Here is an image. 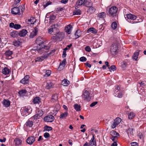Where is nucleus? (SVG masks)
Wrapping results in <instances>:
<instances>
[{
  "instance_id": "f257e3e1",
  "label": "nucleus",
  "mask_w": 146,
  "mask_h": 146,
  "mask_svg": "<svg viewBox=\"0 0 146 146\" xmlns=\"http://www.w3.org/2000/svg\"><path fill=\"white\" fill-rule=\"evenodd\" d=\"M25 9V5H20L18 7L14 6L11 9V13L13 15H22Z\"/></svg>"
},
{
  "instance_id": "f03ea898",
  "label": "nucleus",
  "mask_w": 146,
  "mask_h": 146,
  "mask_svg": "<svg viewBox=\"0 0 146 146\" xmlns=\"http://www.w3.org/2000/svg\"><path fill=\"white\" fill-rule=\"evenodd\" d=\"M126 17L128 21L132 24L140 22L143 21L142 19L131 13L127 14Z\"/></svg>"
},
{
  "instance_id": "7ed1b4c3",
  "label": "nucleus",
  "mask_w": 146,
  "mask_h": 146,
  "mask_svg": "<svg viewBox=\"0 0 146 146\" xmlns=\"http://www.w3.org/2000/svg\"><path fill=\"white\" fill-rule=\"evenodd\" d=\"M77 6H76L75 8L79 7L80 6L83 5L86 7H90L92 6L93 3L90 0H78L76 2Z\"/></svg>"
},
{
  "instance_id": "20e7f679",
  "label": "nucleus",
  "mask_w": 146,
  "mask_h": 146,
  "mask_svg": "<svg viewBox=\"0 0 146 146\" xmlns=\"http://www.w3.org/2000/svg\"><path fill=\"white\" fill-rule=\"evenodd\" d=\"M118 9L115 6H113L109 8H107L106 12L110 17H116L117 15Z\"/></svg>"
},
{
  "instance_id": "39448f33",
  "label": "nucleus",
  "mask_w": 146,
  "mask_h": 146,
  "mask_svg": "<svg viewBox=\"0 0 146 146\" xmlns=\"http://www.w3.org/2000/svg\"><path fill=\"white\" fill-rule=\"evenodd\" d=\"M58 25L57 24H54L51 26V28L48 30V33L52 35H56L59 32L58 27Z\"/></svg>"
},
{
  "instance_id": "423d86ee",
  "label": "nucleus",
  "mask_w": 146,
  "mask_h": 146,
  "mask_svg": "<svg viewBox=\"0 0 146 146\" xmlns=\"http://www.w3.org/2000/svg\"><path fill=\"white\" fill-rule=\"evenodd\" d=\"M90 94V92L89 90H87L83 91L82 96L84 100L87 101H90L91 97Z\"/></svg>"
},
{
  "instance_id": "0eeeda50",
  "label": "nucleus",
  "mask_w": 146,
  "mask_h": 146,
  "mask_svg": "<svg viewBox=\"0 0 146 146\" xmlns=\"http://www.w3.org/2000/svg\"><path fill=\"white\" fill-rule=\"evenodd\" d=\"M110 47V51L111 54L113 55H116L118 52V47L117 44L114 43L111 45Z\"/></svg>"
},
{
  "instance_id": "6e6552de",
  "label": "nucleus",
  "mask_w": 146,
  "mask_h": 146,
  "mask_svg": "<svg viewBox=\"0 0 146 146\" xmlns=\"http://www.w3.org/2000/svg\"><path fill=\"white\" fill-rule=\"evenodd\" d=\"M110 134L112 136V137L110 139L113 141H116L119 136V134L114 130H112L110 132Z\"/></svg>"
},
{
  "instance_id": "1a4fd4ad",
  "label": "nucleus",
  "mask_w": 146,
  "mask_h": 146,
  "mask_svg": "<svg viewBox=\"0 0 146 146\" xmlns=\"http://www.w3.org/2000/svg\"><path fill=\"white\" fill-rule=\"evenodd\" d=\"M54 119V116L52 115H49L45 116L44 118L45 121L48 122H51L53 121Z\"/></svg>"
},
{
  "instance_id": "9d476101",
  "label": "nucleus",
  "mask_w": 146,
  "mask_h": 146,
  "mask_svg": "<svg viewBox=\"0 0 146 146\" xmlns=\"http://www.w3.org/2000/svg\"><path fill=\"white\" fill-rule=\"evenodd\" d=\"M32 109H31L30 107L28 106L27 108L25 107L23 108L22 113H25V115L27 116L29 115Z\"/></svg>"
},
{
  "instance_id": "9b49d317",
  "label": "nucleus",
  "mask_w": 146,
  "mask_h": 146,
  "mask_svg": "<svg viewBox=\"0 0 146 146\" xmlns=\"http://www.w3.org/2000/svg\"><path fill=\"white\" fill-rule=\"evenodd\" d=\"M121 119L119 117L116 118L114 120V122L111 125V127L112 128H114L121 122Z\"/></svg>"
},
{
  "instance_id": "f8f14e48",
  "label": "nucleus",
  "mask_w": 146,
  "mask_h": 146,
  "mask_svg": "<svg viewBox=\"0 0 146 146\" xmlns=\"http://www.w3.org/2000/svg\"><path fill=\"white\" fill-rule=\"evenodd\" d=\"M29 75H26L20 81V82L24 84H27L29 82Z\"/></svg>"
},
{
  "instance_id": "ddd939ff",
  "label": "nucleus",
  "mask_w": 146,
  "mask_h": 146,
  "mask_svg": "<svg viewBox=\"0 0 146 146\" xmlns=\"http://www.w3.org/2000/svg\"><path fill=\"white\" fill-rule=\"evenodd\" d=\"M93 137L89 143V146H96V141L94 138V135L92 134Z\"/></svg>"
},
{
  "instance_id": "4468645a",
  "label": "nucleus",
  "mask_w": 146,
  "mask_h": 146,
  "mask_svg": "<svg viewBox=\"0 0 146 146\" xmlns=\"http://www.w3.org/2000/svg\"><path fill=\"white\" fill-rule=\"evenodd\" d=\"M34 136H31L28 138L27 139V143L30 144H32L35 141V138Z\"/></svg>"
},
{
  "instance_id": "2eb2a0df",
  "label": "nucleus",
  "mask_w": 146,
  "mask_h": 146,
  "mask_svg": "<svg viewBox=\"0 0 146 146\" xmlns=\"http://www.w3.org/2000/svg\"><path fill=\"white\" fill-rule=\"evenodd\" d=\"M35 18L33 17H31L30 19H27L26 20V23L28 25H33L34 23Z\"/></svg>"
},
{
  "instance_id": "dca6fc26",
  "label": "nucleus",
  "mask_w": 146,
  "mask_h": 146,
  "mask_svg": "<svg viewBox=\"0 0 146 146\" xmlns=\"http://www.w3.org/2000/svg\"><path fill=\"white\" fill-rule=\"evenodd\" d=\"M38 31V28L36 27H35V29L32 31V32H31L29 36L30 38H33L36 36L37 34Z\"/></svg>"
},
{
  "instance_id": "f3484780",
  "label": "nucleus",
  "mask_w": 146,
  "mask_h": 146,
  "mask_svg": "<svg viewBox=\"0 0 146 146\" xmlns=\"http://www.w3.org/2000/svg\"><path fill=\"white\" fill-rule=\"evenodd\" d=\"M72 29V27L70 24L67 25L66 27H65V30L66 32L68 34H70Z\"/></svg>"
},
{
  "instance_id": "a211bd4d",
  "label": "nucleus",
  "mask_w": 146,
  "mask_h": 146,
  "mask_svg": "<svg viewBox=\"0 0 146 146\" xmlns=\"http://www.w3.org/2000/svg\"><path fill=\"white\" fill-rule=\"evenodd\" d=\"M48 57V55H44L43 56L38 57L35 59V61L36 62H42L44 59Z\"/></svg>"
},
{
  "instance_id": "6ab92c4d",
  "label": "nucleus",
  "mask_w": 146,
  "mask_h": 146,
  "mask_svg": "<svg viewBox=\"0 0 146 146\" xmlns=\"http://www.w3.org/2000/svg\"><path fill=\"white\" fill-rule=\"evenodd\" d=\"M44 42L43 38L40 37H38L36 39V43L39 46L42 44Z\"/></svg>"
},
{
  "instance_id": "aec40b11",
  "label": "nucleus",
  "mask_w": 146,
  "mask_h": 146,
  "mask_svg": "<svg viewBox=\"0 0 146 146\" xmlns=\"http://www.w3.org/2000/svg\"><path fill=\"white\" fill-rule=\"evenodd\" d=\"M54 84L50 81H48L46 82L45 88L47 89H49L53 87Z\"/></svg>"
},
{
  "instance_id": "412c9836",
  "label": "nucleus",
  "mask_w": 146,
  "mask_h": 146,
  "mask_svg": "<svg viewBox=\"0 0 146 146\" xmlns=\"http://www.w3.org/2000/svg\"><path fill=\"white\" fill-rule=\"evenodd\" d=\"M10 103L11 102L9 100L4 99L2 103L4 106L7 107L10 106Z\"/></svg>"
},
{
  "instance_id": "4be33fe9",
  "label": "nucleus",
  "mask_w": 146,
  "mask_h": 146,
  "mask_svg": "<svg viewBox=\"0 0 146 146\" xmlns=\"http://www.w3.org/2000/svg\"><path fill=\"white\" fill-rule=\"evenodd\" d=\"M27 31L25 29H23L19 32V35L21 37L25 36L27 33Z\"/></svg>"
},
{
  "instance_id": "5701e85b",
  "label": "nucleus",
  "mask_w": 146,
  "mask_h": 146,
  "mask_svg": "<svg viewBox=\"0 0 146 146\" xmlns=\"http://www.w3.org/2000/svg\"><path fill=\"white\" fill-rule=\"evenodd\" d=\"M41 99L39 97H36L34 98L33 100V102L35 104H39L41 102Z\"/></svg>"
},
{
  "instance_id": "b1692460",
  "label": "nucleus",
  "mask_w": 146,
  "mask_h": 146,
  "mask_svg": "<svg viewBox=\"0 0 146 146\" xmlns=\"http://www.w3.org/2000/svg\"><path fill=\"white\" fill-rule=\"evenodd\" d=\"M66 59H64L62 62H60V65L59 67L58 68L60 69H62L64 68V67L65 66L66 64Z\"/></svg>"
},
{
  "instance_id": "393cba45",
  "label": "nucleus",
  "mask_w": 146,
  "mask_h": 146,
  "mask_svg": "<svg viewBox=\"0 0 146 146\" xmlns=\"http://www.w3.org/2000/svg\"><path fill=\"white\" fill-rule=\"evenodd\" d=\"M10 35L13 38H15L19 35V32L16 31H13L10 33Z\"/></svg>"
},
{
  "instance_id": "a878e982",
  "label": "nucleus",
  "mask_w": 146,
  "mask_h": 146,
  "mask_svg": "<svg viewBox=\"0 0 146 146\" xmlns=\"http://www.w3.org/2000/svg\"><path fill=\"white\" fill-rule=\"evenodd\" d=\"M49 48L50 47L49 46H45L44 45V47H40L39 48H37L36 50H37L39 51L41 50H42L43 51H45V50H46L45 51V52H47V50L49 49Z\"/></svg>"
},
{
  "instance_id": "bb28decb",
  "label": "nucleus",
  "mask_w": 146,
  "mask_h": 146,
  "mask_svg": "<svg viewBox=\"0 0 146 146\" xmlns=\"http://www.w3.org/2000/svg\"><path fill=\"white\" fill-rule=\"evenodd\" d=\"M10 72L9 69L7 67H5L2 70L3 74L5 75L8 74Z\"/></svg>"
},
{
  "instance_id": "cd10ccee",
  "label": "nucleus",
  "mask_w": 146,
  "mask_h": 146,
  "mask_svg": "<svg viewBox=\"0 0 146 146\" xmlns=\"http://www.w3.org/2000/svg\"><path fill=\"white\" fill-rule=\"evenodd\" d=\"M58 99V96L57 94H54L52 96V98L51 99V101L52 102H54L57 101Z\"/></svg>"
},
{
  "instance_id": "c85d7f7f",
  "label": "nucleus",
  "mask_w": 146,
  "mask_h": 146,
  "mask_svg": "<svg viewBox=\"0 0 146 146\" xmlns=\"http://www.w3.org/2000/svg\"><path fill=\"white\" fill-rule=\"evenodd\" d=\"M89 8L87 10V12L90 14L93 13L95 11V9L92 6L89 7Z\"/></svg>"
},
{
  "instance_id": "c756f323",
  "label": "nucleus",
  "mask_w": 146,
  "mask_h": 146,
  "mask_svg": "<svg viewBox=\"0 0 146 146\" xmlns=\"http://www.w3.org/2000/svg\"><path fill=\"white\" fill-rule=\"evenodd\" d=\"M58 40H62L64 37V35L63 33L58 32L57 34H56Z\"/></svg>"
},
{
  "instance_id": "7c9ffc66",
  "label": "nucleus",
  "mask_w": 146,
  "mask_h": 146,
  "mask_svg": "<svg viewBox=\"0 0 146 146\" xmlns=\"http://www.w3.org/2000/svg\"><path fill=\"white\" fill-rule=\"evenodd\" d=\"M25 125L28 127H31L33 125V122L32 121L28 120L27 121Z\"/></svg>"
},
{
  "instance_id": "2f4dec72",
  "label": "nucleus",
  "mask_w": 146,
  "mask_h": 146,
  "mask_svg": "<svg viewBox=\"0 0 146 146\" xmlns=\"http://www.w3.org/2000/svg\"><path fill=\"white\" fill-rule=\"evenodd\" d=\"M75 109L76 111H80L81 110V106L80 105L77 104H74V106Z\"/></svg>"
},
{
  "instance_id": "473e14b6",
  "label": "nucleus",
  "mask_w": 146,
  "mask_h": 146,
  "mask_svg": "<svg viewBox=\"0 0 146 146\" xmlns=\"http://www.w3.org/2000/svg\"><path fill=\"white\" fill-rule=\"evenodd\" d=\"M12 52L11 51L8 50L6 51L4 53L6 57L11 56V55L12 54Z\"/></svg>"
},
{
  "instance_id": "72a5a7b5",
  "label": "nucleus",
  "mask_w": 146,
  "mask_h": 146,
  "mask_svg": "<svg viewBox=\"0 0 146 146\" xmlns=\"http://www.w3.org/2000/svg\"><path fill=\"white\" fill-rule=\"evenodd\" d=\"M75 9L76 10H74L73 12V15H79L81 14V11L80 9H76L77 8V7Z\"/></svg>"
},
{
  "instance_id": "f704fd0d",
  "label": "nucleus",
  "mask_w": 146,
  "mask_h": 146,
  "mask_svg": "<svg viewBox=\"0 0 146 146\" xmlns=\"http://www.w3.org/2000/svg\"><path fill=\"white\" fill-rule=\"evenodd\" d=\"M139 54V52H134V54L132 56V58L133 60H137L138 58V56Z\"/></svg>"
},
{
  "instance_id": "c9c22d12",
  "label": "nucleus",
  "mask_w": 146,
  "mask_h": 146,
  "mask_svg": "<svg viewBox=\"0 0 146 146\" xmlns=\"http://www.w3.org/2000/svg\"><path fill=\"white\" fill-rule=\"evenodd\" d=\"M68 112L67 111L64 112L61 114L60 117L62 119L65 118L68 116Z\"/></svg>"
},
{
  "instance_id": "e433bc0d",
  "label": "nucleus",
  "mask_w": 146,
  "mask_h": 146,
  "mask_svg": "<svg viewBox=\"0 0 146 146\" xmlns=\"http://www.w3.org/2000/svg\"><path fill=\"white\" fill-rule=\"evenodd\" d=\"M75 35L76 37V39L80 37L81 36L80 31L79 30H77L75 34Z\"/></svg>"
},
{
  "instance_id": "4c0bfd02",
  "label": "nucleus",
  "mask_w": 146,
  "mask_h": 146,
  "mask_svg": "<svg viewBox=\"0 0 146 146\" xmlns=\"http://www.w3.org/2000/svg\"><path fill=\"white\" fill-rule=\"evenodd\" d=\"M15 144L16 145H19L21 144L22 143V141L18 138H16L14 140Z\"/></svg>"
},
{
  "instance_id": "58836bf2",
  "label": "nucleus",
  "mask_w": 146,
  "mask_h": 146,
  "mask_svg": "<svg viewBox=\"0 0 146 146\" xmlns=\"http://www.w3.org/2000/svg\"><path fill=\"white\" fill-rule=\"evenodd\" d=\"M135 115V114L133 112H131L128 115V118L129 119H133Z\"/></svg>"
},
{
  "instance_id": "ea45409f",
  "label": "nucleus",
  "mask_w": 146,
  "mask_h": 146,
  "mask_svg": "<svg viewBox=\"0 0 146 146\" xmlns=\"http://www.w3.org/2000/svg\"><path fill=\"white\" fill-rule=\"evenodd\" d=\"M117 27V23L115 21L113 22L111 24V27L113 30H115L116 29Z\"/></svg>"
},
{
  "instance_id": "a19ab883",
  "label": "nucleus",
  "mask_w": 146,
  "mask_h": 146,
  "mask_svg": "<svg viewBox=\"0 0 146 146\" xmlns=\"http://www.w3.org/2000/svg\"><path fill=\"white\" fill-rule=\"evenodd\" d=\"M52 127L46 125L44 127V131H49L52 130Z\"/></svg>"
},
{
  "instance_id": "79ce46f5",
  "label": "nucleus",
  "mask_w": 146,
  "mask_h": 146,
  "mask_svg": "<svg viewBox=\"0 0 146 146\" xmlns=\"http://www.w3.org/2000/svg\"><path fill=\"white\" fill-rule=\"evenodd\" d=\"M106 13L104 12H102L99 13L98 15V17L100 18H103L106 17Z\"/></svg>"
},
{
  "instance_id": "37998d69",
  "label": "nucleus",
  "mask_w": 146,
  "mask_h": 146,
  "mask_svg": "<svg viewBox=\"0 0 146 146\" xmlns=\"http://www.w3.org/2000/svg\"><path fill=\"white\" fill-rule=\"evenodd\" d=\"M27 91L25 90H21L19 92V94L20 96H23L26 93Z\"/></svg>"
},
{
  "instance_id": "c03bdc74",
  "label": "nucleus",
  "mask_w": 146,
  "mask_h": 146,
  "mask_svg": "<svg viewBox=\"0 0 146 146\" xmlns=\"http://www.w3.org/2000/svg\"><path fill=\"white\" fill-rule=\"evenodd\" d=\"M69 81L66 79H64L62 81V83L64 86H67L69 84Z\"/></svg>"
},
{
  "instance_id": "a18cd8bd",
  "label": "nucleus",
  "mask_w": 146,
  "mask_h": 146,
  "mask_svg": "<svg viewBox=\"0 0 146 146\" xmlns=\"http://www.w3.org/2000/svg\"><path fill=\"white\" fill-rule=\"evenodd\" d=\"M108 68L109 69L110 71L111 72V70L113 71L116 70V67L115 65H112L110 67H108Z\"/></svg>"
},
{
  "instance_id": "49530a36",
  "label": "nucleus",
  "mask_w": 146,
  "mask_h": 146,
  "mask_svg": "<svg viewBox=\"0 0 146 146\" xmlns=\"http://www.w3.org/2000/svg\"><path fill=\"white\" fill-rule=\"evenodd\" d=\"M21 44V43L19 41L15 40L13 42V44L15 46H19Z\"/></svg>"
},
{
  "instance_id": "de8ad7c7",
  "label": "nucleus",
  "mask_w": 146,
  "mask_h": 146,
  "mask_svg": "<svg viewBox=\"0 0 146 146\" xmlns=\"http://www.w3.org/2000/svg\"><path fill=\"white\" fill-rule=\"evenodd\" d=\"M21 0H15L14 3L13 5V6H17Z\"/></svg>"
},
{
  "instance_id": "09e8293b",
  "label": "nucleus",
  "mask_w": 146,
  "mask_h": 146,
  "mask_svg": "<svg viewBox=\"0 0 146 146\" xmlns=\"http://www.w3.org/2000/svg\"><path fill=\"white\" fill-rule=\"evenodd\" d=\"M40 117L37 114H36L31 118V119H33L34 120H36L37 119H39Z\"/></svg>"
},
{
  "instance_id": "8fccbe9b",
  "label": "nucleus",
  "mask_w": 146,
  "mask_h": 146,
  "mask_svg": "<svg viewBox=\"0 0 146 146\" xmlns=\"http://www.w3.org/2000/svg\"><path fill=\"white\" fill-rule=\"evenodd\" d=\"M36 114L39 117H40L43 114V112L42 110H39L38 111V113Z\"/></svg>"
},
{
  "instance_id": "3c124183",
  "label": "nucleus",
  "mask_w": 146,
  "mask_h": 146,
  "mask_svg": "<svg viewBox=\"0 0 146 146\" xmlns=\"http://www.w3.org/2000/svg\"><path fill=\"white\" fill-rule=\"evenodd\" d=\"M51 73V71L50 70H48L46 72L45 74L44 75L45 76H49Z\"/></svg>"
},
{
  "instance_id": "603ef678",
  "label": "nucleus",
  "mask_w": 146,
  "mask_h": 146,
  "mask_svg": "<svg viewBox=\"0 0 146 146\" xmlns=\"http://www.w3.org/2000/svg\"><path fill=\"white\" fill-rule=\"evenodd\" d=\"M79 60L80 61L84 62L86 61L87 60V59L84 56H82L80 57V58Z\"/></svg>"
},
{
  "instance_id": "864d4df0",
  "label": "nucleus",
  "mask_w": 146,
  "mask_h": 146,
  "mask_svg": "<svg viewBox=\"0 0 146 146\" xmlns=\"http://www.w3.org/2000/svg\"><path fill=\"white\" fill-rule=\"evenodd\" d=\"M120 91L121 90L120 89V87L118 86L115 88L114 92L115 93H116L119 91L120 92Z\"/></svg>"
},
{
  "instance_id": "5fc2aeb1",
  "label": "nucleus",
  "mask_w": 146,
  "mask_h": 146,
  "mask_svg": "<svg viewBox=\"0 0 146 146\" xmlns=\"http://www.w3.org/2000/svg\"><path fill=\"white\" fill-rule=\"evenodd\" d=\"M21 27V25H20L15 24L14 29H20Z\"/></svg>"
},
{
  "instance_id": "6e6d98bb",
  "label": "nucleus",
  "mask_w": 146,
  "mask_h": 146,
  "mask_svg": "<svg viewBox=\"0 0 146 146\" xmlns=\"http://www.w3.org/2000/svg\"><path fill=\"white\" fill-rule=\"evenodd\" d=\"M85 50L86 51L88 52H90L91 51V49L90 47L89 46H87L85 48Z\"/></svg>"
},
{
  "instance_id": "4d7b16f0",
  "label": "nucleus",
  "mask_w": 146,
  "mask_h": 146,
  "mask_svg": "<svg viewBox=\"0 0 146 146\" xmlns=\"http://www.w3.org/2000/svg\"><path fill=\"white\" fill-rule=\"evenodd\" d=\"M49 134L47 132L45 133L44 134V137L46 138H47L50 137Z\"/></svg>"
},
{
  "instance_id": "13d9d810",
  "label": "nucleus",
  "mask_w": 146,
  "mask_h": 146,
  "mask_svg": "<svg viewBox=\"0 0 146 146\" xmlns=\"http://www.w3.org/2000/svg\"><path fill=\"white\" fill-rule=\"evenodd\" d=\"M131 146H138V143L136 142H133L131 143Z\"/></svg>"
},
{
  "instance_id": "bf43d9fd",
  "label": "nucleus",
  "mask_w": 146,
  "mask_h": 146,
  "mask_svg": "<svg viewBox=\"0 0 146 146\" xmlns=\"http://www.w3.org/2000/svg\"><path fill=\"white\" fill-rule=\"evenodd\" d=\"M52 3V2L49 1L47 3H46L45 5H44V8L46 7H47L48 5L51 4Z\"/></svg>"
},
{
  "instance_id": "052dcab7",
  "label": "nucleus",
  "mask_w": 146,
  "mask_h": 146,
  "mask_svg": "<svg viewBox=\"0 0 146 146\" xmlns=\"http://www.w3.org/2000/svg\"><path fill=\"white\" fill-rule=\"evenodd\" d=\"M58 111L56 110H54L52 112H51V114L54 115V116L56 115Z\"/></svg>"
},
{
  "instance_id": "680f3d73",
  "label": "nucleus",
  "mask_w": 146,
  "mask_h": 146,
  "mask_svg": "<svg viewBox=\"0 0 146 146\" xmlns=\"http://www.w3.org/2000/svg\"><path fill=\"white\" fill-rule=\"evenodd\" d=\"M98 102H92V103L91 104L90 106L91 107H93L96 105V104H98Z\"/></svg>"
},
{
  "instance_id": "e2e57ef3",
  "label": "nucleus",
  "mask_w": 146,
  "mask_h": 146,
  "mask_svg": "<svg viewBox=\"0 0 146 146\" xmlns=\"http://www.w3.org/2000/svg\"><path fill=\"white\" fill-rule=\"evenodd\" d=\"M15 25V24L13 23H10L9 24V27L11 28H14Z\"/></svg>"
},
{
  "instance_id": "0e129e2a",
  "label": "nucleus",
  "mask_w": 146,
  "mask_h": 146,
  "mask_svg": "<svg viewBox=\"0 0 146 146\" xmlns=\"http://www.w3.org/2000/svg\"><path fill=\"white\" fill-rule=\"evenodd\" d=\"M51 38L54 40H58L56 35L55 36H52Z\"/></svg>"
},
{
  "instance_id": "69168bd1",
  "label": "nucleus",
  "mask_w": 146,
  "mask_h": 146,
  "mask_svg": "<svg viewBox=\"0 0 146 146\" xmlns=\"http://www.w3.org/2000/svg\"><path fill=\"white\" fill-rule=\"evenodd\" d=\"M94 29V28L93 27H91L89 28L87 31V33H90V32H92V30Z\"/></svg>"
},
{
  "instance_id": "338daca9",
  "label": "nucleus",
  "mask_w": 146,
  "mask_h": 146,
  "mask_svg": "<svg viewBox=\"0 0 146 146\" xmlns=\"http://www.w3.org/2000/svg\"><path fill=\"white\" fill-rule=\"evenodd\" d=\"M117 97L119 98H121L122 97V93L120 92L118 94V95L117 96Z\"/></svg>"
},
{
  "instance_id": "774afa93",
  "label": "nucleus",
  "mask_w": 146,
  "mask_h": 146,
  "mask_svg": "<svg viewBox=\"0 0 146 146\" xmlns=\"http://www.w3.org/2000/svg\"><path fill=\"white\" fill-rule=\"evenodd\" d=\"M116 141H114L113 143L111 144V146H117V144Z\"/></svg>"
}]
</instances>
